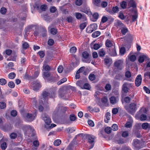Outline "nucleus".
Here are the masks:
<instances>
[{
	"label": "nucleus",
	"mask_w": 150,
	"mask_h": 150,
	"mask_svg": "<svg viewBox=\"0 0 150 150\" xmlns=\"http://www.w3.org/2000/svg\"><path fill=\"white\" fill-rule=\"evenodd\" d=\"M137 52L134 53V54L131 55L130 53L128 55V58L129 60L132 62H134L136 59V57H139L138 61L139 63H141V55L139 51L141 49L140 46L138 44H137Z\"/></svg>",
	"instance_id": "1"
},
{
	"label": "nucleus",
	"mask_w": 150,
	"mask_h": 150,
	"mask_svg": "<svg viewBox=\"0 0 150 150\" xmlns=\"http://www.w3.org/2000/svg\"><path fill=\"white\" fill-rule=\"evenodd\" d=\"M124 108L127 112L130 114H133L137 109L136 105L134 103H131L129 105H125Z\"/></svg>",
	"instance_id": "2"
},
{
	"label": "nucleus",
	"mask_w": 150,
	"mask_h": 150,
	"mask_svg": "<svg viewBox=\"0 0 150 150\" xmlns=\"http://www.w3.org/2000/svg\"><path fill=\"white\" fill-rule=\"evenodd\" d=\"M43 78L46 80L52 82L56 80V76H57V75L53 76L48 72H44L43 73Z\"/></svg>",
	"instance_id": "3"
},
{
	"label": "nucleus",
	"mask_w": 150,
	"mask_h": 150,
	"mask_svg": "<svg viewBox=\"0 0 150 150\" xmlns=\"http://www.w3.org/2000/svg\"><path fill=\"white\" fill-rule=\"evenodd\" d=\"M141 129V124L139 123H136L133 127V132L136 136L138 138H140V130Z\"/></svg>",
	"instance_id": "4"
},
{
	"label": "nucleus",
	"mask_w": 150,
	"mask_h": 150,
	"mask_svg": "<svg viewBox=\"0 0 150 150\" xmlns=\"http://www.w3.org/2000/svg\"><path fill=\"white\" fill-rule=\"evenodd\" d=\"M50 93L47 92L46 91H44L42 93V96L41 99L44 100V103L46 102L47 101L48 97L49 96L50 97L54 98L55 97V93L54 92H53L51 96H50ZM42 103H43V101L42 100Z\"/></svg>",
	"instance_id": "5"
},
{
	"label": "nucleus",
	"mask_w": 150,
	"mask_h": 150,
	"mask_svg": "<svg viewBox=\"0 0 150 150\" xmlns=\"http://www.w3.org/2000/svg\"><path fill=\"white\" fill-rule=\"evenodd\" d=\"M114 65L117 69L121 70L124 67L123 61L122 60L116 61L114 62Z\"/></svg>",
	"instance_id": "6"
},
{
	"label": "nucleus",
	"mask_w": 150,
	"mask_h": 150,
	"mask_svg": "<svg viewBox=\"0 0 150 150\" xmlns=\"http://www.w3.org/2000/svg\"><path fill=\"white\" fill-rule=\"evenodd\" d=\"M42 117L46 124L48 125H50L51 122V120L47 115L43 113L42 115Z\"/></svg>",
	"instance_id": "7"
},
{
	"label": "nucleus",
	"mask_w": 150,
	"mask_h": 150,
	"mask_svg": "<svg viewBox=\"0 0 150 150\" xmlns=\"http://www.w3.org/2000/svg\"><path fill=\"white\" fill-rule=\"evenodd\" d=\"M25 116L29 121L31 122L36 117V114L35 113L33 114L28 113Z\"/></svg>",
	"instance_id": "8"
},
{
	"label": "nucleus",
	"mask_w": 150,
	"mask_h": 150,
	"mask_svg": "<svg viewBox=\"0 0 150 150\" xmlns=\"http://www.w3.org/2000/svg\"><path fill=\"white\" fill-rule=\"evenodd\" d=\"M150 60V59L148 56L146 54L141 53V63L144 61H148Z\"/></svg>",
	"instance_id": "9"
},
{
	"label": "nucleus",
	"mask_w": 150,
	"mask_h": 150,
	"mask_svg": "<svg viewBox=\"0 0 150 150\" xmlns=\"http://www.w3.org/2000/svg\"><path fill=\"white\" fill-rule=\"evenodd\" d=\"M75 15L76 18L77 19H80L81 18H82L84 20H86V17L83 15H82L80 13L78 12L75 13Z\"/></svg>",
	"instance_id": "10"
},
{
	"label": "nucleus",
	"mask_w": 150,
	"mask_h": 150,
	"mask_svg": "<svg viewBox=\"0 0 150 150\" xmlns=\"http://www.w3.org/2000/svg\"><path fill=\"white\" fill-rule=\"evenodd\" d=\"M115 25L118 28L120 29L125 26L121 21L119 20H117L115 23Z\"/></svg>",
	"instance_id": "11"
},
{
	"label": "nucleus",
	"mask_w": 150,
	"mask_h": 150,
	"mask_svg": "<svg viewBox=\"0 0 150 150\" xmlns=\"http://www.w3.org/2000/svg\"><path fill=\"white\" fill-rule=\"evenodd\" d=\"M104 62L105 65L110 66L112 63V59L109 57H106L104 59Z\"/></svg>",
	"instance_id": "12"
},
{
	"label": "nucleus",
	"mask_w": 150,
	"mask_h": 150,
	"mask_svg": "<svg viewBox=\"0 0 150 150\" xmlns=\"http://www.w3.org/2000/svg\"><path fill=\"white\" fill-rule=\"evenodd\" d=\"M110 103L114 105L118 102V98L112 96L110 98Z\"/></svg>",
	"instance_id": "13"
},
{
	"label": "nucleus",
	"mask_w": 150,
	"mask_h": 150,
	"mask_svg": "<svg viewBox=\"0 0 150 150\" xmlns=\"http://www.w3.org/2000/svg\"><path fill=\"white\" fill-rule=\"evenodd\" d=\"M136 86L137 87L141 85V75L139 74L137 76L135 81Z\"/></svg>",
	"instance_id": "14"
},
{
	"label": "nucleus",
	"mask_w": 150,
	"mask_h": 150,
	"mask_svg": "<svg viewBox=\"0 0 150 150\" xmlns=\"http://www.w3.org/2000/svg\"><path fill=\"white\" fill-rule=\"evenodd\" d=\"M41 87V86L39 82H35L33 84V90L37 91Z\"/></svg>",
	"instance_id": "15"
},
{
	"label": "nucleus",
	"mask_w": 150,
	"mask_h": 150,
	"mask_svg": "<svg viewBox=\"0 0 150 150\" xmlns=\"http://www.w3.org/2000/svg\"><path fill=\"white\" fill-rule=\"evenodd\" d=\"M41 87V86L39 82H35L33 84V90L37 91Z\"/></svg>",
	"instance_id": "16"
},
{
	"label": "nucleus",
	"mask_w": 150,
	"mask_h": 150,
	"mask_svg": "<svg viewBox=\"0 0 150 150\" xmlns=\"http://www.w3.org/2000/svg\"><path fill=\"white\" fill-rule=\"evenodd\" d=\"M94 138L93 136L89 135L88 137V142L91 144V148H93L94 145Z\"/></svg>",
	"instance_id": "17"
},
{
	"label": "nucleus",
	"mask_w": 150,
	"mask_h": 150,
	"mask_svg": "<svg viewBox=\"0 0 150 150\" xmlns=\"http://www.w3.org/2000/svg\"><path fill=\"white\" fill-rule=\"evenodd\" d=\"M113 42L110 40L107 39L105 42V45L107 47H110L113 46Z\"/></svg>",
	"instance_id": "18"
},
{
	"label": "nucleus",
	"mask_w": 150,
	"mask_h": 150,
	"mask_svg": "<svg viewBox=\"0 0 150 150\" xmlns=\"http://www.w3.org/2000/svg\"><path fill=\"white\" fill-rule=\"evenodd\" d=\"M142 128L145 130L150 129V124L147 122H144L141 125Z\"/></svg>",
	"instance_id": "19"
},
{
	"label": "nucleus",
	"mask_w": 150,
	"mask_h": 150,
	"mask_svg": "<svg viewBox=\"0 0 150 150\" xmlns=\"http://www.w3.org/2000/svg\"><path fill=\"white\" fill-rule=\"evenodd\" d=\"M105 117V118L104 120V121L106 123H108L111 118L110 113L109 112H107Z\"/></svg>",
	"instance_id": "20"
},
{
	"label": "nucleus",
	"mask_w": 150,
	"mask_h": 150,
	"mask_svg": "<svg viewBox=\"0 0 150 150\" xmlns=\"http://www.w3.org/2000/svg\"><path fill=\"white\" fill-rule=\"evenodd\" d=\"M133 121L132 119L130 120L129 121L127 122L125 125V127L127 128H131L132 126Z\"/></svg>",
	"instance_id": "21"
},
{
	"label": "nucleus",
	"mask_w": 150,
	"mask_h": 150,
	"mask_svg": "<svg viewBox=\"0 0 150 150\" xmlns=\"http://www.w3.org/2000/svg\"><path fill=\"white\" fill-rule=\"evenodd\" d=\"M140 141L137 139H135L134 141L133 145L136 147L138 148L140 146Z\"/></svg>",
	"instance_id": "22"
},
{
	"label": "nucleus",
	"mask_w": 150,
	"mask_h": 150,
	"mask_svg": "<svg viewBox=\"0 0 150 150\" xmlns=\"http://www.w3.org/2000/svg\"><path fill=\"white\" fill-rule=\"evenodd\" d=\"M128 85L127 83H125L123 85L122 90L125 93H127L129 89L127 88Z\"/></svg>",
	"instance_id": "23"
},
{
	"label": "nucleus",
	"mask_w": 150,
	"mask_h": 150,
	"mask_svg": "<svg viewBox=\"0 0 150 150\" xmlns=\"http://www.w3.org/2000/svg\"><path fill=\"white\" fill-rule=\"evenodd\" d=\"M120 29L121 30V32L122 35H125L128 31V28L125 26L124 27H123Z\"/></svg>",
	"instance_id": "24"
},
{
	"label": "nucleus",
	"mask_w": 150,
	"mask_h": 150,
	"mask_svg": "<svg viewBox=\"0 0 150 150\" xmlns=\"http://www.w3.org/2000/svg\"><path fill=\"white\" fill-rule=\"evenodd\" d=\"M5 20L4 19L0 18V29H1L4 27L5 25Z\"/></svg>",
	"instance_id": "25"
},
{
	"label": "nucleus",
	"mask_w": 150,
	"mask_h": 150,
	"mask_svg": "<svg viewBox=\"0 0 150 150\" xmlns=\"http://www.w3.org/2000/svg\"><path fill=\"white\" fill-rule=\"evenodd\" d=\"M109 53L112 56H115L117 55L116 51L115 49V47H114V48L112 49V51L110 49H109Z\"/></svg>",
	"instance_id": "26"
},
{
	"label": "nucleus",
	"mask_w": 150,
	"mask_h": 150,
	"mask_svg": "<svg viewBox=\"0 0 150 150\" xmlns=\"http://www.w3.org/2000/svg\"><path fill=\"white\" fill-rule=\"evenodd\" d=\"M43 69L47 71H49L51 69V67L46 64L44 63L43 66Z\"/></svg>",
	"instance_id": "27"
},
{
	"label": "nucleus",
	"mask_w": 150,
	"mask_h": 150,
	"mask_svg": "<svg viewBox=\"0 0 150 150\" xmlns=\"http://www.w3.org/2000/svg\"><path fill=\"white\" fill-rule=\"evenodd\" d=\"M81 11L88 15H91L92 14L91 12L89 9H81Z\"/></svg>",
	"instance_id": "28"
},
{
	"label": "nucleus",
	"mask_w": 150,
	"mask_h": 150,
	"mask_svg": "<svg viewBox=\"0 0 150 150\" xmlns=\"http://www.w3.org/2000/svg\"><path fill=\"white\" fill-rule=\"evenodd\" d=\"M91 88V86L88 83H86L83 84L82 89H86L88 90H90Z\"/></svg>",
	"instance_id": "29"
},
{
	"label": "nucleus",
	"mask_w": 150,
	"mask_h": 150,
	"mask_svg": "<svg viewBox=\"0 0 150 150\" xmlns=\"http://www.w3.org/2000/svg\"><path fill=\"white\" fill-rule=\"evenodd\" d=\"M84 83V82L83 80L78 81L76 83V85L80 87L81 89Z\"/></svg>",
	"instance_id": "30"
},
{
	"label": "nucleus",
	"mask_w": 150,
	"mask_h": 150,
	"mask_svg": "<svg viewBox=\"0 0 150 150\" xmlns=\"http://www.w3.org/2000/svg\"><path fill=\"white\" fill-rule=\"evenodd\" d=\"M144 66L145 67V70H150V61L146 62V64H144Z\"/></svg>",
	"instance_id": "31"
},
{
	"label": "nucleus",
	"mask_w": 150,
	"mask_h": 150,
	"mask_svg": "<svg viewBox=\"0 0 150 150\" xmlns=\"http://www.w3.org/2000/svg\"><path fill=\"white\" fill-rule=\"evenodd\" d=\"M73 18L70 16H67L66 19V20L67 22L69 23H72L73 21Z\"/></svg>",
	"instance_id": "32"
},
{
	"label": "nucleus",
	"mask_w": 150,
	"mask_h": 150,
	"mask_svg": "<svg viewBox=\"0 0 150 150\" xmlns=\"http://www.w3.org/2000/svg\"><path fill=\"white\" fill-rule=\"evenodd\" d=\"M100 34V32L99 31H96L92 34V36L94 38L98 37Z\"/></svg>",
	"instance_id": "33"
},
{
	"label": "nucleus",
	"mask_w": 150,
	"mask_h": 150,
	"mask_svg": "<svg viewBox=\"0 0 150 150\" xmlns=\"http://www.w3.org/2000/svg\"><path fill=\"white\" fill-rule=\"evenodd\" d=\"M98 54L99 56L100 57H102L104 56L105 54L104 50L103 49L100 50H99Z\"/></svg>",
	"instance_id": "34"
},
{
	"label": "nucleus",
	"mask_w": 150,
	"mask_h": 150,
	"mask_svg": "<svg viewBox=\"0 0 150 150\" xmlns=\"http://www.w3.org/2000/svg\"><path fill=\"white\" fill-rule=\"evenodd\" d=\"M112 130V129L111 127H106L105 128V131L106 133L109 134L111 132Z\"/></svg>",
	"instance_id": "35"
},
{
	"label": "nucleus",
	"mask_w": 150,
	"mask_h": 150,
	"mask_svg": "<svg viewBox=\"0 0 150 150\" xmlns=\"http://www.w3.org/2000/svg\"><path fill=\"white\" fill-rule=\"evenodd\" d=\"M89 27L91 28V29L94 31L97 29V25L96 24L93 23L90 25Z\"/></svg>",
	"instance_id": "36"
},
{
	"label": "nucleus",
	"mask_w": 150,
	"mask_h": 150,
	"mask_svg": "<svg viewBox=\"0 0 150 150\" xmlns=\"http://www.w3.org/2000/svg\"><path fill=\"white\" fill-rule=\"evenodd\" d=\"M82 56L84 59H87L89 57V54L87 52L84 51L83 52Z\"/></svg>",
	"instance_id": "37"
},
{
	"label": "nucleus",
	"mask_w": 150,
	"mask_h": 150,
	"mask_svg": "<svg viewBox=\"0 0 150 150\" xmlns=\"http://www.w3.org/2000/svg\"><path fill=\"white\" fill-rule=\"evenodd\" d=\"M16 76V74L14 72H12L10 73L8 75V78L11 79H14Z\"/></svg>",
	"instance_id": "38"
},
{
	"label": "nucleus",
	"mask_w": 150,
	"mask_h": 150,
	"mask_svg": "<svg viewBox=\"0 0 150 150\" xmlns=\"http://www.w3.org/2000/svg\"><path fill=\"white\" fill-rule=\"evenodd\" d=\"M60 108L59 106H57L54 112V114H57L59 113H60Z\"/></svg>",
	"instance_id": "39"
},
{
	"label": "nucleus",
	"mask_w": 150,
	"mask_h": 150,
	"mask_svg": "<svg viewBox=\"0 0 150 150\" xmlns=\"http://www.w3.org/2000/svg\"><path fill=\"white\" fill-rule=\"evenodd\" d=\"M61 143V141L60 139H57L54 141V145L56 146H57L59 145Z\"/></svg>",
	"instance_id": "40"
},
{
	"label": "nucleus",
	"mask_w": 150,
	"mask_h": 150,
	"mask_svg": "<svg viewBox=\"0 0 150 150\" xmlns=\"http://www.w3.org/2000/svg\"><path fill=\"white\" fill-rule=\"evenodd\" d=\"M47 31L46 29L45 28H42V35L43 37H45L47 35Z\"/></svg>",
	"instance_id": "41"
},
{
	"label": "nucleus",
	"mask_w": 150,
	"mask_h": 150,
	"mask_svg": "<svg viewBox=\"0 0 150 150\" xmlns=\"http://www.w3.org/2000/svg\"><path fill=\"white\" fill-rule=\"evenodd\" d=\"M129 5L133 8L135 7V4L133 0H130L129 3Z\"/></svg>",
	"instance_id": "42"
},
{
	"label": "nucleus",
	"mask_w": 150,
	"mask_h": 150,
	"mask_svg": "<svg viewBox=\"0 0 150 150\" xmlns=\"http://www.w3.org/2000/svg\"><path fill=\"white\" fill-rule=\"evenodd\" d=\"M6 80L3 78L0 79V84L2 85H4L6 83Z\"/></svg>",
	"instance_id": "43"
},
{
	"label": "nucleus",
	"mask_w": 150,
	"mask_h": 150,
	"mask_svg": "<svg viewBox=\"0 0 150 150\" xmlns=\"http://www.w3.org/2000/svg\"><path fill=\"white\" fill-rule=\"evenodd\" d=\"M93 2L94 5L97 6H99L100 4L101 0H93Z\"/></svg>",
	"instance_id": "44"
},
{
	"label": "nucleus",
	"mask_w": 150,
	"mask_h": 150,
	"mask_svg": "<svg viewBox=\"0 0 150 150\" xmlns=\"http://www.w3.org/2000/svg\"><path fill=\"white\" fill-rule=\"evenodd\" d=\"M121 7L123 9L125 8L127 6V4L126 1H122L120 4Z\"/></svg>",
	"instance_id": "45"
},
{
	"label": "nucleus",
	"mask_w": 150,
	"mask_h": 150,
	"mask_svg": "<svg viewBox=\"0 0 150 150\" xmlns=\"http://www.w3.org/2000/svg\"><path fill=\"white\" fill-rule=\"evenodd\" d=\"M6 104L4 102H0V108L1 109H4L6 107Z\"/></svg>",
	"instance_id": "46"
},
{
	"label": "nucleus",
	"mask_w": 150,
	"mask_h": 150,
	"mask_svg": "<svg viewBox=\"0 0 150 150\" xmlns=\"http://www.w3.org/2000/svg\"><path fill=\"white\" fill-rule=\"evenodd\" d=\"M148 111V109L147 108L143 107L141 108V113L147 114Z\"/></svg>",
	"instance_id": "47"
},
{
	"label": "nucleus",
	"mask_w": 150,
	"mask_h": 150,
	"mask_svg": "<svg viewBox=\"0 0 150 150\" xmlns=\"http://www.w3.org/2000/svg\"><path fill=\"white\" fill-rule=\"evenodd\" d=\"M89 79L91 81H93L96 79V76L93 74H91L88 76Z\"/></svg>",
	"instance_id": "48"
},
{
	"label": "nucleus",
	"mask_w": 150,
	"mask_h": 150,
	"mask_svg": "<svg viewBox=\"0 0 150 150\" xmlns=\"http://www.w3.org/2000/svg\"><path fill=\"white\" fill-rule=\"evenodd\" d=\"M8 85L11 88H14L15 86L14 83L12 81L9 82L8 83Z\"/></svg>",
	"instance_id": "49"
},
{
	"label": "nucleus",
	"mask_w": 150,
	"mask_h": 150,
	"mask_svg": "<svg viewBox=\"0 0 150 150\" xmlns=\"http://www.w3.org/2000/svg\"><path fill=\"white\" fill-rule=\"evenodd\" d=\"M76 50L77 48L76 47H73L70 48V52L71 53H74L76 52Z\"/></svg>",
	"instance_id": "50"
},
{
	"label": "nucleus",
	"mask_w": 150,
	"mask_h": 150,
	"mask_svg": "<svg viewBox=\"0 0 150 150\" xmlns=\"http://www.w3.org/2000/svg\"><path fill=\"white\" fill-rule=\"evenodd\" d=\"M23 128H25L28 129H29L32 132H33L34 130V129L31 126L29 125H25L24 126Z\"/></svg>",
	"instance_id": "51"
},
{
	"label": "nucleus",
	"mask_w": 150,
	"mask_h": 150,
	"mask_svg": "<svg viewBox=\"0 0 150 150\" xmlns=\"http://www.w3.org/2000/svg\"><path fill=\"white\" fill-rule=\"evenodd\" d=\"M7 146L6 143V142L3 143L1 145V149L3 150H5Z\"/></svg>",
	"instance_id": "52"
},
{
	"label": "nucleus",
	"mask_w": 150,
	"mask_h": 150,
	"mask_svg": "<svg viewBox=\"0 0 150 150\" xmlns=\"http://www.w3.org/2000/svg\"><path fill=\"white\" fill-rule=\"evenodd\" d=\"M76 116L74 114H71L69 116L70 120V121H75L76 120Z\"/></svg>",
	"instance_id": "53"
},
{
	"label": "nucleus",
	"mask_w": 150,
	"mask_h": 150,
	"mask_svg": "<svg viewBox=\"0 0 150 150\" xmlns=\"http://www.w3.org/2000/svg\"><path fill=\"white\" fill-rule=\"evenodd\" d=\"M67 81V79L66 78H64L57 82V84L58 85H60L62 83L66 82Z\"/></svg>",
	"instance_id": "54"
},
{
	"label": "nucleus",
	"mask_w": 150,
	"mask_h": 150,
	"mask_svg": "<svg viewBox=\"0 0 150 150\" xmlns=\"http://www.w3.org/2000/svg\"><path fill=\"white\" fill-rule=\"evenodd\" d=\"M29 47V45L27 42H24L22 45V47L23 49H26Z\"/></svg>",
	"instance_id": "55"
},
{
	"label": "nucleus",
	"mask_w": 150,
	"mask_h": 150,
	"mask_svg": "<svg viewBox=\"0 0 150 150\" xmlns=\"http://www.w3.org/2000/svg\"><path fill=\"white\" fill-rule=\"evenodd\" d=\"M47 43L49 45L52 46L54 44V41L53 39H50L48 40Z\"/></svg>",
	"instance_id": "56"
},
{
	"label": "nucleus",
	"mask_w": 150,
	"mask_h": 150,
	"mask_svg": "<svg viewBox=\"0 0 150 150\" xmlns=\"http://www.w3.org/2000/svg\"><path fill=\"white\" fill-rule=\"evenodd\" d=\"M7 12V9L3 7L1 8L0 10L1 13L3 14H5Z\"/></svg>",
	"instance_id": "57"
},
{
	"label": "nucleus",
	"mask_w": 150,
	"mask_h": 150,
	"mask_svg": "<svg viewBox=\"0 0 150 150\" xmlns=\"http://www.w3.org/2000/svg\"><path fill=\"white\" fill-rule=\"evenodd\" d=\"M122 75L120 74H117L115 76V78L116 79L120 80L122 78Z\"/></svg>",
	"instance_id": "58"
},
{
	"label": "nucleus",
	"mask_w": 150,
	"mask_h": 150,
	"mask_svg": "<svg viewBox=\"0 0 150 150\" xmlns=\"http://www.w3.org/2000/svg\"><path fill=\"white\" fill-rule=\"evenodd\" d=\"M57 32V30L56 29L54 28H51L50 30V33L53 35H55Z\"/></svg>",
	"instance_id": "59"
},
{
	"label": "nucleus",
	"mask_w": 150,
	"mask_h": 150,
	"mask_svg": "<svg viewBox=\"0 0 150 150\" xmlns=\"http://www.w3.org/2000/svg\"><path fill=\"white\" fill-rule=\"evenodd\" d=\"M99 16L98 13L97 12L93 14V17L95 19L94 21H96L98 19Z\"/></svg>",
	"instance_id": "60"
},
{
	"label": "nucleus",
	"mask_w": 150,
	"mask_h": 150,
	"mask_svg": "<svg viewBox=\"0 0 150 150\" xmlns=\"http://www.w3.org/2000/svg\"><path fill=\"white\" fill-rule=\"evenodd\" d=\"M38 54L41 58L43 57L45 55L44 52L43 51H41L38 52Z\"/></svg>",
	"instance_id": "61"
},
{
	"label": "nucleus",
	"mask_w": 150,
	"mask_h": 150,
	"mask_svg": "<svg viewBox=\"0 0 150 150\" xmlns=\"http://www.w3.org/2000/svg\"><path fill=\"white\" fill-rule=\"evenodd\" d=\"M120 53L122 54H124L125 52V49L124 47H122L120 48Z\"/></svg>",
	"instance_id": "62"
},
{
	"label": "nucleus",
	"mask_w": 150,
	"mask_h": 150,
	"mask_svg": "<svg viewBox=\"0 0 150 150\" xmlns=\"http://www.w3.org/2000/svg\"><path fill=\"white\" fill-rule=\"evenodd\" d=\"M101 93L98 91H96L95 93L94 96L96 98H100Z\"/></svg>",
	"instance_id": "63"
},
{
	"label": "nucleus",
	"mask_w": 150,
	"mask_h": 150,
	"mask_svg": "<svg viewBox=\"0 0 150 150\" xmlns=\"http://www.w3.org/2000/svg\"><path fill=\"white\" fill-rule=\"evenodd\" d=\"M111 86L109 83L107 84L105 86V88L107 91L110 90H111Z\"/></svg>",
	"instance_id": "64"
}]
</instances>
